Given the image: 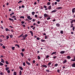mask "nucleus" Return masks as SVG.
I'll return each instance as SVG.
<instances>
[{"label": "nucleus", "instance_id": "19", "mask_svg": "<svg viewBox=\"0 0 75 75\" xmlns=\"http://www.w3.org/2000/svg\"><path fill=\"white\" fill-rule=\"evenodd\" d=\"M20 54L22 55L21 56L22 57H24V54H23V53L21 52L20 53Z\"/></svg>", "mask_w": 75, "mask_h": 75}, {"label": "nucleus", "instance_id": "46", "mask_svg": "<svg viewBox=\"0 0 75 75\" xmlns=\"http://www.w3.org/2000/svg\"><path fill=\"white\" fill-rule=\"evenodd\" d=\"M21 2H22V1H20L18 3H21Z\"/></svg>", "mask_w": 75, "mask_h": 75}, {"label": "nucleus", "instance_id": "10", "mask_svg": "<svg viewBox=\"0 0 75 75\" xmlns=\"http://www.w3.org/2000/svg\"><path fill=\"white\" fill-rule=\"evenodd\" d=\"M30 33L31 34L32 36H33V31H30Z\"/></svg>", "mask_w": 75, "mask_h": 75}, {"label": "nucleus", "instance_id": "37", "mask_svg": "<svg viewBox=\"0 0 75 75\" xmlns=\"http://www.w3.org/2000/svg\"><path fill=\"white\" fill-rule=\"evenodd\" d=\"M7 72L8 74H10V70H8Z\"/></svg>", "mask_w": 75, "mask_h": 75}, {"label": "nucleus", "instance_id": "44", "mask_svg": "<svg viewBox=\"0 0 75 75\" xmlns=\"http://www.w3.org/2000/svg\"><path fill=\"white\" fill-rule=\"evenodd\" d=\"M8 38H9V36H6V39L7 40H8Z\"/></svg>", "mask_w": 75, "mask_h": 75}, {"label": "nucleus", "instance_id": "45", "mask_svg": "<svg viewBox=\"0 0 75 75\" xmlns=\"http://www.w3.org/2000/svg\"><path fill=\"white\" fill-rule=\"evenodd\" d=\"M46 71L47 72H50V70H46Z\"/></svg>", "mask_w": 75, "mask_h": 75}, {"label": "nucleus", "instance_id": "31", "mask_svg": "<svg viewBox=\"0 0 75 75\" xmlns=\"http://www.w3.org/2000/svg\"><path fill=\"white\" fill-rule=\"evenodd\" d=\"M32 15H33V16H34V14H35V12L34 11L32 12Z\"/></svg>", "mask_w": 75, "mask_h": 75}, {"label": "nucleus", "instance_id": "28", "mask_svg": "<svg viewBox=\"0 0 75 75\" xmlns=\"http://www.w3.org/2000/svg\"><path fill=\"white\" fill-rule=\"evenodd\" d=\"M15 45L16 46H17V47H18V48H20V45H18V44H16Z\"/></svg>", "mask_w": 75, "mask_h": 75}, {"label": "nucleus", "instance_id": "53", "mask_svg": "<svg viewBox=\"0 0 75 75\" xmlns=\"http://www.w3.org/2000/svg\"><path fill=\"white\" fill-rule=\"evenodd\" d=\"M21 7L22 8H24L25 7V6L24 5H22Z\"/></svg>", "mask_w": 75, "mask_h": 75}, {"label": "nucleus", "instance_id": "7", "mask_svg": "<svg viewBox=\"0 0 75 75\" xmlns=\"http://www.w3.org/2000/svg\"><path fill=\"white\" fill-rule=\"evenodd\" d=\"M74 22H75V20L74 19L73 20L71 21V24H72Z\"/></svg>", "mask_w": 75, "mask_h": 75}, {"label": "nucleus", "instance_id": "41", "mask_svg": "<svg viewBox=\"0 0 75 75\" xmlns=\"http://www.w3.org/2000/svg\"><path fill=\"white\" fill-rule=\"evenodd\" d=\"M45 8H46L47 7V6H45V5H44L43 6Z\"/></svg>", "mask_w": 75, "mask_h": 75}, {"label": "nucleus", "instance_id": "17", "mask_svg": "<svg viewBox=\"0 0 75 75\" xmlns=\"http://www.w3.org/2000/svg\"><path fill=\"white\" fill-rule=\"evenodd\" d=\"M5 63L6 64H7V65H8L9 64L8 62V61H5Z\"/></svg>", "mask_w": 75, "mask_h": 75}, {"label": "nucleus", "instance_id": "11", "mask_svg": "<svg viewBox=\"0 0 75 75\" xmlns=\"http://www.w3.org/2000/svg\"><path fill=\"white\" fill-rule=\"evenodd\" d=\"M9 20H10V21H12V22H13L14 21V19H11V18H9Z\"/></svg>", "mask_w": 75, "mask_h": 75}, {"label": "nucleus", "instance_id": "4", "mask_svg": "<svg viewBox=\"0 0 75 75\" xmlns=\"http://www.w3.org/2000/svg\"><path fill=\"white\" fill-rule=\"evenodd\" d=\"M65 51H61L60 52V54H64V53H65Z\"/></svg>", "mask_w": 75, "mask_h": 75}, {"label": "nucleus", "instance_id": "50", "mask_svg": "<svg viewBox=\"0 0 75 75\" xmlns=\"http://www.w3.org/2000/svg\"><path fill=\"white\" fill-rule=\"evenodd\" d=\"M75 30V26H74L73 28V31H74V30Z\"/></svg>", "mask_w": 75, "mask_h": 75}, {"label": "nucleus", "instance_id": "20", "mask_svg": "<svg viewBox=\"0 0 75 75\" xmlns=\"http://www.w3.org/2000/svg\"><path fill=\"white\" fill-rule=\"evenodd\" d=\"M51 9V6L50 5L49 6L48 9V10H50Z\"/></svg>", "mask_w": 75, "mask_h": 75}, {"label": "nucleus", "instance_id": "57", "mask_svg": "<svg viewBox=\"0 0 75 75\" xmlns=\"http://www.w3.org/2000/svg\"><path fill=\"white\" fill-rule=\"evenodd\" d=\"M35 18H37V17H38L37 15H35Z\"/></svg>", "mask_w": 75, "mask_h": 75}, {"label": "nucleus", "instance_id": "36", "mask_svg": "<svg viewBox=\"0 0 75 75\" xmlns=\"http://www.w3.org/2000/svg\"><path fill=\"white\" fill-rule=\"evenodd\" d=\"M60 33H61V34H63V33H64V31H62V30H61L60 31Z\"/></svg>", "mask_w": 75, "mask_h": 75}, {"label": "nucleus", "instance_id": "23", "mask_svg": "<svg viewBox=\"0 0 75 75\" xmlns=\"http://www.w3.org/2000/svg\"><path fill=\"white\" fill-rule=\"evenodd\" d=\"M72 67H75V63H74L72 65Z\"/></svg>", "mask_w": 75, "mask_h": 75}, {"label": "nucleus", "instance_id": "56", "mask_svg": "<svg viewBox=\"0 0 75 75\" xmlns=\"http://www.w3.org/2000/svg\"><path fill=\"white\" fill-rule=\"evenodd\" d=\"M28 60L29 61H31V59H30V58H28Z\"/></svg>", "mask_w": 75, "mask_h": 75}, {"label": "nucleus", "instance_id": "15", "mask_svg": "<svg viewBox=\"0 0 75 75\" xmlns=\"http://www.w3.org/2000/svg\"><path fill=\"white\" fill-rule=\"evenodd\" d=\"M56 26L58 27H59L60 26V25L59 23H57L56 24Z\"/></svg>", "mask_w": 75, "mask_h": 75}, {"label": "nucleus", "instance_id": "52", "mask_svg": "<svg viewBox=\"0 0 75 75\" xmlns=\"http://www.w3.org/2000/svg\"><path fill=\"white\" fill-rule=\"evenodd\" d=\"M35 60H33V64L35 63Z\"/></svg>", "mask_w": 75, "mask_h": 75}, {"label": "nucleus", "instance_id": "39", "mask_svg": "<svg viewBox=\"0 0 75 75\" xmlns=\"http://www.w3.org/2000/svg\"><path fill=\"white\" fill-rule=\"evenodd\" d=\"M28 36V34L25 35V37H27Z\"/></svg>", "mask_w": 75, "mask_h": 75}, {"label": "nucleus", "instance_id": "48", "mask_svg": "<svg viewBox=\"0 0 75 75\" xmlns=\"http://www.w3.org/2000/svg\"><path fill=\"white\" fill-rule=\"evenodd\" d=\"M52 6H54V3H52Z\"/></svg>", "mask_w": 75, "mask_h": 75}, {"label": "nucleus", "instance_id": "6", "mask_svg": "<svg viewBox=\"0 0 75 75\" xmlns=\"http://www.w3.org/2000/svg\"><path fill=\"white\" fill-rule=\"evenodd\" d=\"M44 16L45 17H48V15H47L46 13H45L44 14Z\"/></svg>", "mask_w": 75, "mask_h": 75}, {"label": "nucleus", "instance_id": "32", "mask_svg": "<svg viewBox=\"0 0 75 75\" xmlns=\"http://www.w3.org/2000/svg\"><path fill=\"white\" fill-rule=\"evenodd\" d=\"M23 66H25V63L23 62Z\"/></svg>", "mask_w": 75, "mask_h": 75}, {"label": "nucleus", "instance_id": "9", "mask_svg": "<svg viewBox=\"0 0 75 75\" xmlns=\"http://www.w3.org/2000/svg\"><path fill=\"white\" fill-rule=\"evenodd\" d=\"M71 57L69 56H68L67 57V58L68 59H71Z\"/></svg>", "mask_w": 75, "mask_h": 75}, {"label": "nucleus", "instance_id": "14", "mask_svg": "<svg viewBox=\"0 0 75 75\" xmlns=\"http://www.w3.org/2000/svg\"><path fill=\"white\" fill-rule=\"evenodd\" d=\"M57 11L56 10H54L52 11L51 12V13H55V12H57Z\"/></svg>", "mask_w": 75, "mask_h": 75}, {"label": "nucleus", "instance_id": "25", "mask_svg": "<svg viewBox=\"0 0 75 75\" xmlns=\"http://www.w3.org/2000/svg\"><path fill=\"white\" fill-rule=\"evenodd\" d=\"M41 41H42L41 42H45V40L41 39Z\"/></svg>", "mask_w": 75, "mask_h": 75}, {"label": "nucleus", "instance_id": "61", "mask_svg": "<svg viewBox=\"0 0 75 75\" xmlns=\"http://www.w3.org/2000/svg\"><path fill=\"white\" fill-rule=\"evenodd\" d=\"M50 19H51V18H50V17H49V18H47V20H50Z\"/></svg>", "mask_w": 75, "mask_h": 75}, {"label": "nucleus", "instance_id": "16", "mask_svg": "<svg viewBox=\"0 0 75 75\" xmlns=\"http://www.w3.org/2000/svg\"><path fill=\"white\" fill-rule=\"evenodd\" d=\"M19 69H20L21 70H23V67H19Z\"/></svg>", "mask_w": 75, "mask_h": 75}, {"label": "nucleus", "instance_id": "54", "mask_svg": "<svg viewBox=\"0 0 75 75\" xmlns=\"http://www.w3.org/2000/svg\"><path fill=\"white\" fill-rule=\"evenodd\" d=\"M37 40H40V38H37Z\"/></svg>", "mask_w": 75, "mask_h": 75}, {"label": "nucleus", "instance_id": "58", "mask_svg": "<svg viewBox=\"0 0 75 75\" xmlns=\"http://www.w3.org/2000/svg\"><path fill=\"white\" fill-rule=\"evenodd\" d=\"M23 25V27H25V25Z\"/></svg>", "mask_w": 75, "mask_h": 75}, {"label": "nucleus", "instance_id": "22", "mask_svg": "<svg viewBox=\"0 0 75 75\" xmlns=\"http://www.w3.org/2000/svg\"><path fill=\"white\" fill-rule=\"evenodd\" d=\"M22 74V72H21V71L20 70V72L19 73V75H21Z\"/></svg>", "mask_w": 75, "mask_h": 75}, {"label": "nucleus", "instance_id": "64", "mask_svg": "<svg viewBox=\"0 0 75 75\" xmlns=\"http://www.w3.org/2000/svg\"><path fill=\"white\" fill-rule=\"evenodd\" d=\"M37 4V2H35L34 3V4H35V5H36V4Z\"/></svg>", "mask_w": 75, "mask_h": 75}, {"label": "nucleus", "instance_id": "42", "mask_svg": "<svg viewBox=\"0 0 75 75\" xmlns=\"http://www.w3.org/2000/svg\"><path fill=\"white\" fill-rule=\"evenodd\" d=\"M2 48H4V49H5L6 48V47H5V46L3 45L2 46Z\"/></svg>", "mask_w": 75, "mask_h": 75}, {"label": "nucleus", "instance_id": "1", "mask_svg": "<svg viewBox=\"0 0 75 75\" xmlns=\"http://www.w3.org/2000/svg\"><path fill=\"white\" fill-rule=\"evenodd\" d=\"M26 64H28V65H31V63H30L29 62H28V61H26Z\"/></svg>", "mask_w": 75, "mask_h": 75}, {"label": "nucleus", "instance_id": "59", "mask_svg": "<svg viewBox=\"0 0 75 75\" xmlns=\"http://www.w3.org/2000/svg\"><path fill=\"white\" fill-rule=\"evenodd\" d=\"M23 34H22L21 35H20V37H22L23 35Z\"/></svg>", "mask_w": 75, "mask_h": 75}, {"label": "nucleus", "instance_id": "43", "mask_svg": "<svg viewBox=\"0 0 75 75\" xmlns=\"http://www.w3.org/2000/svg\"><path fill=\"white\" fill-rule=\"evenodd\" d=\"M14 48H15V47H13L12 48V50H14Z\"/></svg>", "mask_w": 75, "mask_h": 75}, {"label": "nucleus", "instance_id": "60", "mask_svg": "<svg viewBox=\"0 0 75 75\" xmlns=\"http://www.w3.org/2000/svg\"><path fill=\"white\" fill-rule=\"evenodd\" d=\"M38 24H40V22L39 21H38V22H37Z\"/></svg>", "mask_w": 75, "mask_h": 75}, {"label": "nucleus", "instance_id": "30", "mask_svg": "<svg viewBox=\"0 0 75 75\" xmlns=\"http://www.w3.org/2000/svg\"><path fill=\"white\" fill-rule=\"evenodd\" d=\"M38 59H41V57L39 56H38Z\"/></svg>", "mask_w": 75, "mask_h": 75}, {"label": "nucleus", "instance_id": "5", "mask_svg": "<svg viewBox=\"0 0 75 75\" xmlns=\"http://www.w3.org/2000/svg\"><path fill=\"white\" fill-rule=\"evenodd\" d=\"M1 62H2V63H5V62L4 61V59H1Z\"/></svg>", "mask_w": 75, "mask_h": 75}, {"label": "nucleus", "instance_id": "55", "mask_svg": "<svg viewBox=\"0 0 75 75\" xmlns=\"http://www.w3.org/2000/svg\"><path fill=\"white\" fill-rule=\"evenodd\" d=\"M44 67L45 68H47V66L46 65H44Z\"/></svg>", "mask_w": 75, "mask_h": 75}, {"label": "nucleus", "instance_id": "51", "mask_svg": "<svg viewBox=\"0 0 75 75\" xmlns=\"http://www.w3.org/2000/svg\"><path fill=\"white\" fill-rule=\"evenodd\" d=\"M71 61H75V59H72L71 60Z\"/></svg>", "mask_w": 75, "mask_h": 75}, {"label": "nucleus", "instance_id": "18", "mask_svg": "<svg viewBox=\"0 0 75 75\" xmlns=\"http://www.w3.org/2000/svg\"><path fill=\"white\" fill-rule=\"evenodd\" d=\"M8 69H9V67H6V71H8Z\"/></svg>", "mask_w": 75, "mask_h": 75}, {"label": "nucleus", "instance_id": "24", "mask_svg": "<svg viewBox=\"0 0 75 75\" xmlns=\"http://www.w3.org/2000/svg\"><path fill=\"white\" fill-rule=\"evenodd\" d=\"M72 12L73 13H75V9L74 8L72 10Z\"/></svg>", "mask_w": 75, "mask_h": 75}, {"label": "nucleus", "instance_id": "40", "mask_svg": "<svg viewBox=\"0 0 75 75\" xmlns=\"http://www.w3.org/2000/svg\"><path fill=\"white\" fill-rule=\"evenodd\" d=\"M58 64H56L54 65V66L55 67H57V66H58Z\"/></svg>", "mask_w": 75, "mask_h": 75}, {"label": "nucleus", "instance_id": "8", "mask_svg": "<svg viewBox=\"0 0 75 75\" xmlns=\"http://www.w3.org/2000/svg\"><path fill=\"white\" fill-rule=\"evenodd\" d=\"M14 14V12L12 13H11L10 14V16H11V18H13V16H13V14Z\"/></svg>", "mask_w": 75, "mask_h": 75}, {"label": "nucleus", "instance_id": "26", "mask_svg": "<svg viewBox=\"0 0 75 75\" xmlns=\"http://www.w3.org/2000/svg\"><path fill=\"white\" fill-rule=\"evenodd\" d=\"M61 8H62V7H58L57 8V10H59V9H61Z\"/></svg>", "mask_w": 75, "mask_h": 75}, {"label": "nucleus", "instance_id": "21", "mask_svg": "<svg viewBox=\"0 0 75 75\" xmlns=\"http://www.w3.org/2000/svg\"><path fill=\"white\" fill-rule=\"evenodd\" d=\"M4 65L3 63H1V62H0V65H1V66H3Z\"/></svg>", "mask_w": 75, "mask_h": 75}, {"label": "nucleus", "instance_id": "63", "mask_svg": "<svg viewBox=\"0 0 75 75\" xmlns=\"http://www.w3.org/2000/svg\"><path fill=\"white\" fill-rule=\"evenodd\" d=\"M16 17V16H13L12 17V18H15Z\"/></svg>", "mask_w": 75, "mask_h": 75}, {"label": "nucleus", "instance_id": "62", "mask_svg": "<svg viewBox=\"0 0 75 75\" xmlns=\"http://www.w3.org/2000/svg\"><path fill=\"white\" fill-rule=\"evenodd\" d=\"M22 37V38H25V36H24V35H23Z\"/></svg>", "mask_w": 75, "mask_h": 75}, {"label": "nucleus", "instance_id": "3", "mask_svg": "<svg viewBox=\"0 0 75 75\" xmlns=\"http://www.w3.org/2000/svg\"><path fill=\"white\" fill-rule=\"evenodd\" d=\"M67 62V61L66 59H65L64 61L63 62V64H65Z\"/></svg>", "mask_w": 75, "mask_h": 75}, {"label": "nucleus", "instance_id": "33", "mask_svg": "<svg viewBox=\"0 0 75 75\" xmlns=\"http://www.w3.org/2000/svg\"><path fill=\"white\" fill-rule=\"evenodd\" d=\"M20 18H24V16H21L20 17Z\"/></svg>", "mask_w": 75, "mask_h": 75}, {"label": "nucleus", "instance_id": "2", "mask_svg": "<svg viewBox=\"0 0 75 75\" xmlns=\"http://www.w3.org/2000/svg\"><path fill=\"white\" fill-rule=\"evenodd\" d=\"M27 18L28 19V20H32V18H30V16H28L27 17Z\"/></svg>", "mask_w": 75, "mask_h": 75}, {"label": "nucleus", "instance_id": "29", "mask_svg": "<svg viewBox=\"0 0 75 75\" xmlns=\"http://www.w3.org/2000/svg\"><path fill=\"white\" fill-rule=\"evenodd\" d=\"M13 75H17V72H14L13 73Z\"/></svg>", "mask_w": 75, "mask_h": 75}, {"label": "nucleus", "instance_id": "35", "mask_svg": "<svg viewBox=\"0 0 75 75\" xmlns=\"http://www.w3.org/2000/svg\"><path fill=\"white\" fill-rule=\"evenodd\" d=\"M50 4H51V3H50V2H48L47 3V5H50Z\"/></svg>", "mask_w": 75, "mask_h": 75}, {"label": "nucleus", "instance_id": "34", "mask_svg": "<svg viewBox=\"0 0 75 75\" xmlns=\"http://www.w3.org/2000/svg\"><path fill=\"white\" fill-rule=\"evenodd\" d=\"M21 50L22 52H24V51H25V49H23Z\"/></svg>", "mask_w": 75, "mask_h": 75}, {"label": "nucleus", "instance_id": "47", "mask_svg": "<svg viewBox=\"0 0 75 75\" xmlns=\"http://www.w3.org/2000/svg\"><path fill=\"white\" fill-rule=\"evenodd\" d=\"M10 37V38H12L13 37V35H11Z\"/></svg>", "mask_w": 75, "mask_h": 75}, {"label": "nucleus", "instance_id": "12", "mask_svg": "<svg viewBox=\"0 0 75 75\" xmlns=\"http://www.w3.org/2000/svg\"><path fill=\"white\" fill-rule=\"evenodd\" d=\"M5 31H10V30L8 29V28H6L5 29Z\"/></svg>", "mask_w": 75, "mask_h": 75}, {"label": "nucleus", "instance_id": "38", "mask_svg": "<svg viewBox=\"0 0 75 75\" xmlns=\"http://www.w3.org/2000/svg\"><path fill=\"white\" fill-rule=\"evenodd\" d=\"M49 57H50V56L48 55H47L46 57V58H49Z\"/></svg>", "mask_w": 75, "mask_h": 75}, {"label": "nucleus", "instance_id": "49", "mask_svg": "<svg viewBox=\"0 0 75 75\" xmlns=\"http://www.w3.org/2000/svg\"><path fill=\"white\" fill-rule=\"evenodd\" d=\"M24 23H25V22H24V21H21V24H23Z\"/></svg>", "mask_w": 75, "mask_h": 75}, {"label": "nucleus", "instance_id": "13", "mask_svg": "<svg viewBox=\"0 0 75 75\" xmlns=\"http://www.w3.org/2000/svg\"><path fill=\"white\" fill-rule=\"evenodd\" d=\"M56 53H57V52H54L51 54V55H54V54H56Z\"/></svg>", "mask_w": 75, "mask_h": 75}, {"label": "nucleus", "instance_id": "27", "mask_svg": "<svg viewBox=\"0 0 75 75\" xmlns=\"http://www.w3.org/2000/svg\"><path fill=\"white\" fill-rule=\"evenodd\" d=\"M51 62H49L47 65H48L49 66H50L51 65Z\"/></svg>", "mask_w": 75, "mask_h": 75}]
</instances>
